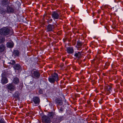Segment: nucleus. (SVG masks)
Here are the masks:
<instances>
[{"mask_svg":"<svg viewBox=\"0 0 123 123\" xmlns=\"http://www.w3.org/2000/svg\"><path fill=\"white\" fill-rule=\"evenodd\" d=\"M48 80L51 83L54 84L55 81L57 82L59 80L58 74L55 73L52 74L49 78Z\"/></svg>","mask_w":123,"mask_h":123,"instance_id":"obj_1","label":"nucleus"},{"mask_svg":"<svg viewBox=\"0 0 123 123\" xmlns=\"http://www.w3.org/2000/svg\"><path fill=\"white\" fill-rule=\"evenodd\" d=\"M10 30L8 27H3L0 29V35L6 36L9 35L10 33Z\"/></svg>","mask_w":123,"mask_h":123,"instance_id":"obj_2","label":"nucleus"},{"mask_svg":"<svg viewBox=\"0 0 123 123\" xmlns=\"http://www.w3.org/2000/svg\"><path fill=\"white\" fill-rule=\"evenodd\" d=\"M31 77L36 79H38L39 78L40 74L39 71L37 70H32L31 71Z\"/></svg>","mask_w":123,"mask_h":123,"instance_id":"obj_3","label":"nucleus"},{"mask_svg":"<svg viewBox=\"0 0 123 123\" xmlns=\"http://www.w3.org/2000/svg\"><path fill=\"white\" fill-rule=\"evenodd\" d=\"M1 81L2 84H6L8 82V79L6 77V75L5 73H2L1 74Z\"/></svg>","mask_w":123,"mask_h":123,"instance_id":"obj_4","label":"nucleus"},{"mask_svg":"<svg viewBox=\"0 0 123 123\" xmlns=\"http://www.w3.org/2000/svg\"><path fill=\"white\" fill-rule=\"evenodd\" d=\"M31 103H34L36 105L35 106L38 105L40 102V100L39 98L37 96H34L31 100Z\"/></svg>","mask_w":123,"mask_h":123,"instance_id":"obj_5","label":"nucleus"},{"mask_svg":"<svg viewBox=\"0 0 123 123\" xmlns=\"http://www.w3.org/2000/svg\"><path fill=\"white\" fill-rule=\"evenodd\" d=\"M42 120L43 123H50L51 122L50 118L45 115L42 117Z\"/></svg>","mask_w":123,"mask_h":123,"instance_id":"obj_6","label":"nucleus"},{"mask_svg":"<svg viewBox=\"0 0 123 123\" xmlns=\"http://www.w3.org/2000/svg\"><path fill=\"white\" fill-rule=\"evenodd\" d=\"M55 104L57 105L56 106L58 108L59 105H61L63 104L62 100V99L59 98H56L55 99Z\"/></svg>","mask_w":123,"mask_h":123,"instance_id":"obj_7","label":"nucleus"},{"mask_svg":"<svg viewBox=\"0 0 123 123\" xmlns=\"http://www.w3.org/2000/svg\"><path fill=\"white\" fill-rule=\"evenodd\" d=\"M51 15L52 18L54 20L57 19L59 18L58 12L56 11H54L52 12Z\"/></svg>","mask_w":123,"mask_h":123,"instance_id":"obj_8","label":"nucleus"},{"mask_svg":"<svg viewBox=\"0 0 123 123\" xmlns=\"http://www.w3.org/2000/svg\"><path fill=\"white\" fill-rule=\"evenodd\" d=\"M6 86V88L11 91H13L15 89V86L12 83L7 84Z\"/></svg>","mask_w":123,"mask_h":123,"instance_id":"obj_9","label":"nucleus"},{"mask_svg":"<svg viewBox=\"0 0 123 123\" xmlns=\"http://www.w3.org/2000/svg\"><path fill=\"white\" fill-rule=\"evenodd\" d=\"M55 28V25L49 24L47 27L46 29L47 32L53 31Z\"/></svg>","mask_w":123,"mask_h":123,"instance_id":"obj_10","label":"nucleus"},{"mask_svg":"<svg viewBox=\"0 0 123 123\" xmlns=\"http://www.w3.org/2000/svg\"><path fill=\"white\" fill-rule=\"evenodd\" d=\"M6 12L7 13H13L14 12V9L13 7L8 6L6 7Z\"/></svg>","mask_w":123,"mask_h":123,"instance_id":"obj_11","label":"nucleus"},{"mask_svg":"<svg viewBox=\"0 0 123 123\" xmlns=\"http://www.w3.org/2000/svg\"><path fill=\"white\" fill-rule=\"evenodd\" d=\"M20 54V51L18 49L14 50H13L12 52V55L14 57H19Z\"/></svg>","mask_w":123,"mask_h":123,"instance_id":"obj_12","label":"nucleus"},{"mask_svg":"<svg viewBox=\"0 0 123 123\" xmlns=\"http://www.w3.org/2000/svg\"><path fill=\"white\" fill-rule=\"evenodd\" d=\"M13 68L15 70L21 71L22 70V67L19 64H15L13 66Z\"/></svg>","mask_w":123,"mask_h":123,"instance_id":"obj_13","label":"nucleus"},{"mask_svg":"<svg viewBox=\"0 0 123 123\" xmlns=\"http://www.w3.org/2000/svg\"><path fill=\"white\" fill-rule=\"evenodd\" d=\"M66 48V51L67 53L69 54H72L74 52V50L73 47H67Z\"/></svg>","mask_w":123,"mask_h":123,"instance_id":"obj_14","label":"nucleus"},{"mask_svg":"<svg viewBox=\"0 0 123 123\" xmlns=\"http://www.w3.org/2000/svg\"><path fill=\"white\" fill-rule=\"evenodd\" d=\"M83 52L82 51H78L77 53H75L74 54V56L77 58L80 59L82 57Z\"/></svg>","mask_w":123,"mask_h":123,"instance_id":"obj_15","label":"nucleus"},{"mask_svg":"<svg viewBox=\"0 0 123 123\" xmlns=\"http://www.w3.org/2000/svg\"><path fill=\"white\" fill-rule=\"evenodd\" d=\"M6 45L7 48H12L14 46V43L12 41L11 42H8L7 43Z\"/></svg>","mask_w":123,"mask_h":123,"instance_id":"obj_16","label":"nucleus"},{"mask_svg":"<svg viewBox=\"0 0 123 123\" xmlns=\"http://www.w3.org/2000/svg\"><path fill=\"white\" fill-rule=\"evenodd\" d=\"M62 116L57 117L55 119L54 122L55 123H58L60 122L62 120Z\"/></svg>","mask_w":123,"mask_h":123,"instance_id":"obj_17","label":"nucleus"},{"mask_svg":"<svg viewBox=\"0 0 123 123\" xmlns=\"http://www.w3.org/2000/svg\"><path fill=\"white\" fill-rule=\"evenodd\" d=\"M106 93L107 94H109L111 92V88L112 87L111 86L108 85L106 87Z\"/></svg>","mask_w":123,"mask_h":123,"instance_id":"obj_18","label":"nucleus"},{"mask_svg":"<svg viewBox=\"0 0 123 123\" xmlns=\"http://www.w3.org/2000/svg\"><path fill=\"white\" fill-rule=\"evenodd\" d=\"M6 47L5 45L3 44L0 45V52L1 53L5 51Z\"/></svg>","mask_w":123,"mask_h":123,"instance_id":"obj_19","label":"nucleus"},{"mask_svg":"<svg viewBox=\"0 0 123 123\" xmlns=\"http://www.w3.org/2000/svg\"><path fill=\"white\" fill-rule=\"evenodd\" d=\"M13 82L15 84H18L19 82V80L17 77H15L14 78Z\"/></svg>","mask_w":123,"mask_h":123,"instance_id":"obj_20","label":"nucleus"},{"mask_svg":"<svg viewBox=\"0 0 123 123\" xmlns=\"http://www.w3.org/2000/svg\"><path fill=\"white\" fill-rule=\"evenodd\" d=\"M8 0H3L1 1L2 4L4 6L6 5H8H8L9 3V2H7Z\"/></svg>","mask_w":123,"mask_h":123,"instance_id":"obj_21","label":"nucleus"},{"mask_svg":"<svg viewBox=\"0 0 123 123\" xmlns=\"http://www.w3.org/2000/svg\"><path fill=\"white\" fill-rule=\"evenodd\" d=\"M13 95L14 98H19L20 94L18 91H16L15 92Z\"/></svg>","mask_w":123,"mask_h":123,"instance_id":"obj_22","label":"nucleus"},{"mask_svg":"<svg viewBox=\"0 0 123 123\" xmlns=\"http://www.w3.org/2000/svg\"><path fill=\"white\" fill-rule=\"evenodd\" d=\"M0 12L1 14L4 15L6 13V10L4 9L3 8H0Z\"/></svg>","mask_w":123,"mask_h":123,"instance_id":"obj_23","label":"nucleus"},{"mask_svg":"<svg viewBox=\"0 0 123 123\" xmlns=\"http://www.w3.org/2000/svg\"><path fill=\"white\" fill-rule=\"evenodd\" d=\"M54 113L52 112H49L48 114V116L51 118H52L54 116Z\"/></svg>","mask_w":123,"mask_h":123,"instance_id":"obj_24","label":"nucleus"},{"mask_svg":"<svg viewBox=\"0 0 123 123\" xmlns=\"http://www.w3.org/2000/svg\"><path fill=\"white\" fill-rule=\"evenodd\" d=\"M16 63L15 61L14 60H11L10 62H8V64H9L12 66H14Z\"/></svg>","mask_w":123,"mask_h":123,"instance_id":"obj_25","label":"nucleus"},{"mask_svg":"<svg viewBox=\"0 0 123 123\" xmlns=\"http://www.w3.org/2000/svg\"><path fill=\"white\" fill-rule=\"evenodd\" d=\"M83 44V43L79 41H77V46H81Z\"/></svg>","mask_w":123,"mask_h":123,"instance_id":"obj_26","label":"nucleus"},{"mask_svg":"<svg viewBox=\"0 0 123 123\" xmlns=\"http://www.w3.org/2000/svg\"><path fill=\"white\" fill-rule=\"evenodd\" d=\"M5 40V37H0V43H3Z\"/></svg>","mask_w":123,"mask_h":123,"instance_id":"obj_27","label":"nucleus"},{"mask_svg":"<svg viewBox=\"0 0 123 123\" xmlns=\"http://www.w3.org/2000/svg\"><path fill=\"white\" fill-rule=\"evenodd\" d=\"M110 65V63L108 62H106L105 63V65L104 66V68L106 69H107L108 67V66Z\"/></svg>","mask_w":123,"mask_h":123,"instance_id":"obj_28","label":"nucleus"},{"mask_svg":"<svg viewBox=\"0 0 123 123\" xmlns=\"http://www.w3.org/2000/svg\"><path fill=\"white\" fill-rule=\"evenodd\" d=\"M63 107H61L59 109V112L60 113H62L63 112Z\"/></svg>","mask_w":123,"mask_h":123,"instance_id":"obj_29","label":"nucleus"},{"mask_svg":"<svg viewBox=\"0 0 123 123\" xmlns=\"http://www.w3.org/2000/svg\"><path fill=\"white\" fill-rule=\"evenodd\" d=\"M38 92L40 94H43V90L41 89H39Z\"/></svg>","mask_w":123,"mask_h":123,"instance_id":"obj_30","label":"nucleus"},{"mask_svg":"<svg viewBox=\"0 0 123 123\" xmlns=\"http://www.w3.org/2000/svg\"><path fill=\"white\" fill-rule=\"evenodd\" d=\"M53 20L51 18L49 19H48V20L47 21V23L48 24L49 23H51L52 21Z\"/></svg>","mask_w":123,"mask_h":123,"instance_id":"obj_31","label":"nucleus"},{"mask_svg":"<svg viewBox=\"0 0 123 123\" xmlns=\"http://www.w3.org/2000/svg\"><path fill=\"white\" fill-rule=\"evenodd\" d=\"M5 122L4 119H0V123H5Z\"/></svg>","mask_w":123,"mask_h":123,"instance_id":"obj_32","label":"nucleus"},{"mask_svg":"<svg viewBox=\"0 0 123 123\" xmlns=\"http://www.w3.org/2000/svg\"><path fill=\"white\" fill-rule=\"evenodd\" d=\"M77 49L78 50H80L81 49V46H77Z\"/></svg>","mask_w":123,"mask_h":123,"instance_id":"obj_33","label":"nucleus"},{"mask_svg":"<svg viewBox=\"0 0 123 123\" xmlns=\"http://www.w3.org/2000/svg\"><path fill=\"white\" fill-rule=\"evenodd\" d=\"M103 102V99L101 98L99 102L100 104H101Z\"/></svg>","mask_w":123,"mask_h":123,"instance_id":"obj_34","label":"nucleus"},{"mask_svg":"<svg viewBox=\"0 0 123 123\" xmlns=\"http://www.w3.org/2000/svg\"><path fill=\"white\" fill-rule=\"evenodd\" d=\"M46 15L45 14L44 15L43 17V19H44V18L45 17V16H46Z\"/></svg>","mask_w":123,"mask_h":123,"instance_id":"obj_35","label":"nucleus"},{"mask_svg":"<svg viewBox=\"0 0 123 123\" xmlns=\"http://www.w3.org/2000/svg\"><path fill=\"white\" fill-rule=\"evenodd\" d=\"M65 59L64 58H63L62 59V60L63 61H65Z\"/></svg>","mask_w":123,"mask_h":123,"instance_id":"obj_36","label":"nucleus"},{"mask_svg":"<svg viewBox=\"0 0 123 123\" xmlns=\"http://www.w3.org/2000/svg\"><path fill=\"white\" fill-rule=\"evenodd\" d=\"M121 45H123V42H121Z\"/></svg>","mask_w":123,"mask_h":123,"instance_id":"obj_37","label":"nucleus"},{"mask_svg":"<svg viewBox=\"0 0 123 123\" xmlns=\"http://www.w3.org/2000/svg\"><path fill=\"white\" fill-rule=\"evenodd\" d=\"M61 67H62L63 66V64L62 65H61Z\"/></svg>","mask_w":123,"mask_h":123,"instance_id":"obj_38","label":"nucleus"},{"mask_svg":"<svg viewBox=\"0 0 123 123\" xmlns=\"http://www.w3.org/2000/svg\"><path fill=\"white\" fill-rule=\"evenodd\" d=\"M98 13H100L101 12V11L100 10H98Z\"/></svg>","mask_w":123,"mask_h":123,"instance_id":"obj_39","label":"nucleus"},{"mask_svg":"<svg viewBox=\"0 0 123 123\" xmlns=\"http://www.w3.org/2000/svg\"><path fill=\"white\" fill-rule=\"evenodd\" d=\"M98 54H100L101 53V52H98Z\"/></svg>","mask_w":123,"mask_h":123,"instance_id":"obj_40","label":"nucleus"}]
</instances>
